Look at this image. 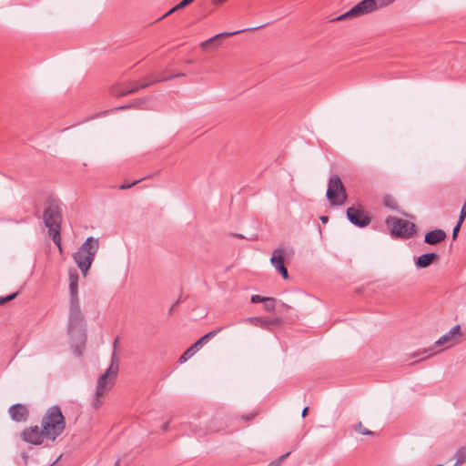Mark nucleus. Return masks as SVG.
I'll return each instance as SVG.
<instances>
[{"mask_svg": "<svg viewBox=\"0 0 466 466\" xmlns=\"http://www.w3.org/2000/svg\"><path fill=\"white\" fill-rule=\"evenodd\" d=\"M69 293L68 333L74 336L75 332H79L81 337L85 338V334L83 333L84 317L81 312L78 298V274L76 272H70L69 274Z\"/></svg>", "mask_w": 466, "mask_h": 466, "instance_id": "f257e3e1", "label": "nucleus"}, {"mask_svg": "<svg viewBox=\"0 0 466 466\" xmlns=\"http://www.w3.org/2000/svg\"><path fill=\"white\" fill-rule=\"evenodd\" d=\"M43 220L46 227L48 228L50 238L62 253L63 249L60 237L62 209L60 203L57 200L49 198L46 201V205L43 212Z\"/></svg>", "mask_w": 466, "mask_h": 466, "instance_id": "f03ea898", "label": "nucleus"}, {"mask_svg": "<svg viewBox=\"0 0 466 466\" xmlns=\"http://www.w3.org/2000/svg\"><path fill=\"white\" fill-rule=\"evenodd\" d=\"M183 76H185L183 73H179L177 75H166L163 73L161 76H150L144 78L141 82H137V81L119 82L112 86L111 94L116 97L125 96L129 94H133L140 89H144L147 86H150L156 83H158L161 81H167V80L172 79L174 77Z\"/></svg>", "mask_w": 466, "mask_h": 466, "instance_id": "7ed1b4c3", "label": "nucleus"}, {"mask_svg": "<svg viewBox=\"0 0 466 466\" xmlns=\"http://www.w3.org/2000/svg\"><path fill=\"white\" fill-rule=\"evenodd\" d=\"M41 425L46 439L55 441L66 429V419L61 409L56 405L50 407L43 416Z\"/></svg>", "mask_w": 466, "mask_h": 466, "instance_id": "20e7f679", "label": "nucleus"}, {"mask_svg": "<svg viewBox=\"0 0 466 466\" xmlns=\"http://www.w3.org/2000/svg\"><path fill=\"white\" fill-rule=\"evenodd\" d=\"M118 339H116L113 345V354L111 359V363L109 367L106 369L105 373H103L97 381V387L96 391V399L94 400L93 406L97 409L101 402L99 400L100 397H102L106 392H107L114 385L115 380L116 378L118 368H119V359L116 354V346Z\"/></svg>", "mask_w": 466, "mask_h": 466, "instance_id": "39448f33", "label": "nucleus"}, {"mask_svg": "<svg viewBox=\"0 0 466 466\" xmlns=\"http://www.w3.org/2000/svg\"><path fill=\"white\" fill-rule=\"evenodd\" d=\"M99 248V240L93 237H89L79 247L77 251L73 255L74 260L77 267L86 277L95 256Z\"/></svg>", "mask_w": 466, "mask_h": 466, "instance_id": "423d86ee", "label": "nucleus"}, {"mask_svg": "<svg viewBox=\"0 0 466 466\" xmlns=\"http://www.w3.org/2000/svg\"><path fill=\"white\" fill-rule=\"evenodd\" d=\"M326 196L331 206H341L346 202L348 196L339 176L333 175L329 177Z\"/></svg>", "mask_w": 466, "mask_h": 466, "instance_id": "0eeeda50", "label": "nucleus"}, {"mask_svg": "<svg viewBox=\"0 0 466 466\" xmlns=\"http://www.w3.org/2000/svg\"><path fill=\"white\" fill-rule=\"evenodd\" d=\"M386 224L391 235L396 238H410L416 232L415 225L403 218L389 217L386 219Z\"/></svg>", "mask_w": 466, "mask_h": 466, "instance_id": "6e6552de", "label": "nucleus"}, {"mask_svg": "<svg viewBox=\"0 0 466 466\" xmlns=\"http://www.w3.org/2000/svg\"><path fill=\"white\" fill-rule=\"evenodd\" d=\"M374 0H362L350 8L348 12L339 15L337 20H343L351 17H359L375 11Z\"/></svg>", "mask_w": 466, "mask_h": 466, "instance_id": "1a4fd4ad", "label": "nucleus"}, {"mask_svg": "<svg viewBox=\"0 0 466 466\" xmlns=\"http://www.w3.org/2000/svg\"><path fill=\"white\" fill-rule=\"evenodd\" d=\"M224 327H220L217 329H214L207 334H205L203 337L198 339L194 344H192L180 357L178 361L180 363L186 362L187 360H189L191 357H193L199 349L207 343L210 339L214 338L217 334H218Z\"/></svg>", "mask_w": 466, "mask_h": 466, "instance_id": "9d476101", "label": "nucleus"}, {"mask_svg": "<svg viewBox=\"0 0 466 466\" xmlns=\"http://www.w3.org/2000/svg\"><path fill=\"white\" fill-rule=\"evenodd\" d=\"M21 438L28 443L40 445L46 439V434H44L43 429L40 430L38 426H34L25 429L21 433Z\"/></svg>", "mask_w": 466, "mask_h": 466, "instance_id": "9b49d317", "label": "nucleus"}, {"mask_svg": "<svg viewBox=\"0 0 466 466\" xmlns=\"http://www.w3.org/2000/svg\"><path fill=\"white\" fill-rule=\"evenodd\" d=\"M347 218L355 226L364 228L370 223V218L361 209L350 207L347 209Z\"/></svg>", "mask_w": 466, "mask_h": 466, "instance_id": "f8f14e48", "label": "nucleus"}, {"mask_svg": "<svg viewBox=\"0 0 466 466\" xmlns=\"http://www.w3.org/2000/svg\"><path fill=\"white\" fill-rule=\"evenodd\" d=\"M270 262L275 269L281 274L284 279L289 278L288 269L284 265V250L281 248L275 249L272 253Z\"/></svg>", "mask_w": 466, "mask_h": 466, "instance_id": "ddd939ff", "label": "nucleus"}, {"mask_svg": "<svg viewBox=\"0 0 466 466\" xmlns=\"http://www.w3.org/2000/svg\"><path fill=\"white\" fill-rule=\"evenodd\" d=\"M246 323L251 324L253 326L268 329L271 326H279L282 322L280 318H258V317H250L247 318L243 320Z\"/></svg>", "mask_w": 466, "mask_h": 466, "instance_id": "4468645a", "label": "nucleus"}, {"mask_svg": "<svg viewBox=\"0 0 466 466\" xmlns=\"http://www.w3.org/2000/svg\"><path fill=\"white\" fill-rule=\"evenodd\" d=\"M461 336V327L454 326L449 332L441 336L437 341L438 346H446L447 348L458 342L459 338Z\"/></svg>", "mask_w": 466, "mask_h": 466, "instance_id": "2eb2a0df", "label": "nucleus"}, {"mask_svg": "<svg viewBox=\"0 0 466 466\" xmlns=\"http://www.w3.org/2000/svg\"><path fill=\"white\" fill-rule=\"evenodd\" d=\"M9 414L15 421H25L28 417V410L25 405L17 403L9 408Z\"/></svg>", "mask_w": 466, "mask_h": 466, "instance_id": "dca6fc26", "label": "nucleus"}, {"mask_svg": "<svg viewBox=\"0 0 466 466\" xmlns=\"http://www.w3.org/2000/svg\"><path fill=\"white\" fill-rule=\"evenodd\" d=\"M447 235L443 229L437 228L426 233L424 242L430 245H436L446 238Z\"/></svg>", "mask_w": 466, "mask_h": 466, "instance_id": "f3484780", "label": "nucleus"}, {"mask_svg": "<svg viewBox=\"0 0 466 466\" xmlns=\"http://www.w3.org/2000/svg\"><path fill=\"white\" fill-rule=\"evenodd\" d=\"M247 29H242V30H237V31H233V32H223V33L217 34L216 35L212 36L211 38L202 42L201 43V48L204 49V50H207L208 48V46H211L213 43H215L217 41H220V40L225 39L227 37L238 35V34H239L241 32H244Z\"/></svg>", "mask_w": 466, "mask_h": 466, "instance_id": "a211bd4d", "label": "nucleus"}, {"mask_svg": "<svg viewBox=\"0 0 466 466\" xmlns=\"http://www.w3.org/2000/svg\"><path fill=\"white\" fill-rule=\"evenodd\" d=\"M437 258L438 254L434 252L422 254L417 258L416 266L420 268H425Z\"/></svg>", "mask_w": 466, "mask_h": 466, "instance_id": "6ab92c4d", "label": "nucleus"}, {"mask_svg": "<svg viewBox=\"0 0 466 466\" xmlns=\"http://www.w3.org/2000/svg\"><path fill=\"white\" fill-rule=\"evenodd\" d=\"M454 458L456 459V462L454 466H459L464 462H466V447H461L456 451Z\"/></svg>", "mask_w": 466, "mask_h": 466, "instance_id": "aec40b11", "label": "nucleus"}, {"mask_svg": "<svg viewBox=\"0 0 466 466\" xmlns=\"http://www.w3.org/2000/svg\"><path fill=\"white\" fill-rule=\"evenodd\" d=\"M195 0H182L179 2L177 5H175L173 8H171L168 12H167L162 17H167V15H171L175 11L180 10L190 5Z\"/></svg>", "mask_w": 466, "mask_h": 466, "instance_id": "412c9836", "label": "nucleus"}, {"mask_svg": "<svg viewBox=\"0 0 466 466\" xmlns=\"http://www.w3.org/2000/svg\"><path fill=\"white\" fill-rule=\"evenodd\" d=\"M275 308H276V299L274 298L267 297V299L264 301L265 310H267L268 312H272L275 310Z\"/></svg>", "mask_w": 466, "mask_h": 466, "instance_id": "4be33fe9", "label": "nucleus"}, {"mask_svg": "<svg viewBox=\"0 0 466 466\" xmlns=\"http://www.w3.org/2000/svg\"><path fill=\"white\" fill-rule=\"evenodd\" d=\"M394 1L395 0H374V3L376 4L375 11L388 6L389 5L392 4Z\"/></svg>", "mask_w": 466, "mask_h": 466, "instance_id": "5701e85b", "label": "nucleus"}, {"mask_svg": "<svg viewBox=\"0 0 466 466\" xmlns=\"http://www.w3.org/2000/svg\"><path fill=\"white\" fill-rule=\"evenodd\" d=\"M355 431L362 435H373L374 432L366 429L361 422L355 426Z\"/></svg>", "mask_w": 466, "mask_h": 466, "instance_id": "b1692460", "label": "nucleus"}, {"mask_svg": "<svg viewBox=\"0 0 466 466\" xmlns=\"http://www.w3.org/2000/svg\"><path fill=\"white\" fill-rule=\"evenodd\" d=\"M384 204H385L386 207L390 208V209H396L397 208V203L390 197H386L384 198Z\"/></svg>", "mask_w": 466, "mask_h": 466, "instance_id": "393cba45", "label": "nucleus"}, {"mask_svg": "<svg viewBox=\"0 0 466 466\" xmlns=\"http://www.w3.org/2000/svg\"><path fill=\"white\" fill-rule=\"evenodd\" d=\"M267 297H262L260 295H252L251 296V302L252 303H258V302H264Z\"/></svg>", "mask_w": 466, "mask_h": 466, "instance_id": "a878e982", "label": "nucleus"}, {"mask_svg": "<svg viewBox=\"0 0 466 466\" xmlns=\"http://www.w3.org/2000/svg\"><path fill=\"white\" fill-rule=\"evenodd\" d=\"M290 452H287L283 455H281L277 461H276V466H279L289 456Z\"/></svg>", "mask_w": 466, "mask_h": 466, "instance_id": "bb28decb", "label": "nucleus"}, {"mask_svg": "<svg viewBox=\"0 0 466 466\" xmlns=\"http://www.w3.org/2000/svg\"><path fill=\"white\" fill-rule=\"evenodd\" d=\"M136 106H138L137 104L127 105V106H118V107L113 108L112 111H118V110H123V109L136 107Z\"/></svg>", "mask_w": 466, "mask_h": 466, "instance_id": "cd10ccee", "label": "nucleus"}, {"mask_svg": "<svg viewBox=\"0 0 466 466\" xmlns=\"http://www.w3.org/2000/svg\"><path fill=\"white\" fill-rule=\"evenodd\" d=\"M461 229V227L460 225H456L454 228H453V230H452V239L455 240L456 238H457V235H458V232L460 231Z\"/></svg>", "mask_w": 466, "mask_h": 466, "instance_id": "c85d7f7f", "label": "nucleus"}, {"mask_svg": "<svg viewBox=\"0 0 466 466\" xmlns=\"http://www.w3.org/2000/svg\"><path fill=\"white\" fill-rule=\"evenodd\" d=\"M139 180H137L131 184H123L119 187L120 189H127V188H129L131 187L132 186H134L135 184H137Z\"/></svg>", "mask_w": 466, "mask_h": 466, "instance_id": "c756f323", "label": "nucleus"}, {"mask_svg": "<svg viewBox=\"0 0 466 466\" xmlns=\"http://www.w3.org/2000/svg\"><path fill=\"white\" fill-rule=\"evenodd\" d=\"M16 296H17V293H12V294H10V295L6 296V297H5V301L7 302V301H9V300H12V299H14Z\"/></svg>", "mask_w": 466, "mask_h": 466, "instance_id": "7c9ffc66", "label": "nucleus"}, {"mask_svg": "<svg viewBox=\"0 0 466 466\" xmlns=\"http://www.w3.org/2000/svg\"><path fill=\"white\" fill-rule=\"evenodd\" d=\"M465 218H466V216H462L461 214H460V217H459V219H458V222L456 225H460V227H461V224L463 223Z\"/></svg>", "mask_w": 466, "mask_h": 466, "instance_id": "2f4dec72", "label": "nucleus"}, {"mask_svg": "<svg viewBox=\"0 0 466 466\" xmlns=\"http://www.w3.org/2000/svg\"><path fill=\"white\" fill-rule=\"evenodd\" d=\"M227 0H211V3L215 5H220L224 2H226Z\"/></svg>", "mask_w": 466, "mask_h": 466, "instance_id": "473e14b6", "label": "nucleus"}, {"mask_svg": "<svg viewBox=\"0 0 466 466\" xmlns=\"http://www.w3.org/2000/svg\"><path fill=\"white\" fill-rule=\"evenodd\" d=\"M461 214L462 216H466V201L464 202V204H463V206H462V208L461 209Z\"/></svg>", "mask_w": 466, "mask_h": 466, "instance_id": "72a5a7b5", "label": "nucleus"}, {"mask_svg": "<svg viewBox=\"0 0 466 466\" xmlns=\"http://www.w3.org/2000/svg\"><path fill=\"white\" fill-rule=\"evenodd\" d=\"M308 411H309V408L308 407H305L302 410V417H306V415L308 414Z\"/></svg>", "mask_w": 466, "mask_h": 466, "instance_id": "f704fd0d", "label": "nucleus"}, {"mask_svg": "<svg viewBox=\"0 0 466 466\" xmlns=\"http://www.w3.org/2000/svg\"><path fill=\"white\" fill-rule=\"evenodd\" d=\"M320 220H321L323 223H326V222H328L329 218H328V217H321V218H320Z\"/></svg>", "mask_w": 466, "mask_h": 466, "instance_id": "c9c22d12", "label": "nucleus"}, {"mask_svg": "<svg viewBox=\"0 0 466 466\" xmlns=\"http://www.w3.org/2000/svg\"><path fill=\"white\" fill-rule=\"evenodd\" d=\"M6 301H5V297H0V304H5Z\"/></svg>", "mask_w": 466, "mask_h": 466, "instance_id": "e433bc0d", "label": "nucleus"}, {"mask_svg": "<svg viewBox=\"0 0 466 466\" xmlns=\"http://www.w3.org/2000/svg\"><path fill=\"white\" fill-rule=\"evenodd\" d=\"M422 353L421 352H415L412 357L415 358V357H420Z\"/></svg>", "mask_w": 466, "mask_h": 466, "instance_id": "4c0bfd02", "label": "nucleus"}, {"mask_svg": "<svg viewBox=\"0 0 466 466\" xmlns=\"http://www.w3.org/2000/svg\"><path fill=\"white\" fill-rule=\"evenodd\" d=\"M253 418H254V414H250V415H248V416H247L246 420H251V419H253Z\"/></svg>", "mask_w": 466, "mask_h": 466, "instance_id": "58836bf2", "label": "nucleus"}, {"mask_svg": "<svg viewBox=\"0 0 466 466\" xmlns=\"http://www.w3.org/2000/svg\"><path fill=\"white\" fill-rule=\"evenodd\" d=\"M167 426H168V422L164 423V425H163V430H164V431H167Z\"/></svg>", "mask_w": 466, "mask_h": 466, "instance_id": "ea45409f", "label": "nucleus"}, {"mask_svg": "<svg viewBox=\"0 0 466 466\" xmlns=\"http://www.w3.org/2000/svg\"><path fill=\"white\" fill-rule=\"evenodd\" d=\"M268 466H276V461L269 463Z\"/></svg>", "mask_w": 466, "mask_h": 466, "instance_id": "a19ab883", "label": "nucleus"}, {"mask_svg": "<svg viewBox=\"0 0 466 466\" xmlns=\"http://www.w3.org/2000/svg\"><path fill=\"white\" fill-rule=\"evenodd\" d=\"M115 466H120L119 460L116 461Z\"/></svg>", "mask_w": 466, "mask_h": 466, "instance_id": "79ce46f5", "label": "nucleus"}, {"mask_svg": "<svg viewBox=\"0 0 466 466\" xmlns=\"http://www.w3.org/2000/svg\"><path fill=\"white\" fill-rule=\"evenodd\" d=\"M429 356H430V354L428 356L421 357V360L427 359Z\"/></svg>", "mask_w": 466, "mask_h": 466, "instance_id": "37998d69", "label": "nucleus"}, {"mask_svg": "<svg viewBox=\"0 0 466 466\" xmlns=\"http://www.w3.org/2000/svg\"><path fill=\"white\" fill-rule=\"evenodd\" d=\"M238 238H243V235H238Z\"/></svg>", "mask_w": 466, "mask_h": 466, "instance_id": "c03bdc74", "label": "nucleus"}, {"mask_svg": "<svg viewBox=\"0 0 466 466\" xmlns=\"http://www.w3.org/2000/svg\"><path fill=\"white\" fill-rule=\"evenodd\" d=\"M50 466H52V465H50Z\"/></svg>", "mask_w": 466, "mask_h": 466, "instance_id": "a18cd8bd", "label": "nucleus"}]
</instances>
